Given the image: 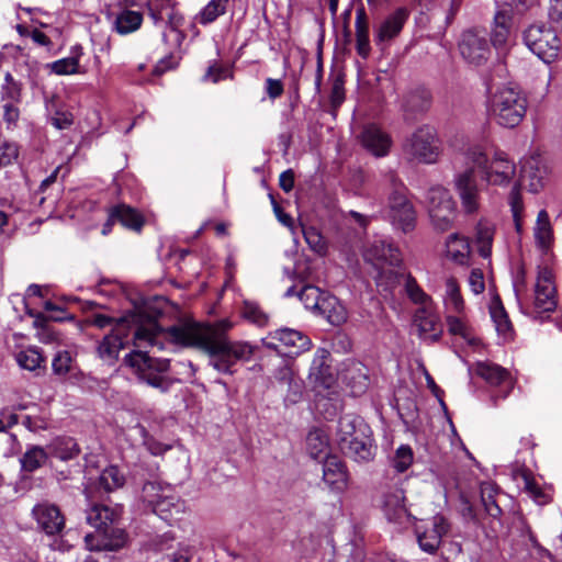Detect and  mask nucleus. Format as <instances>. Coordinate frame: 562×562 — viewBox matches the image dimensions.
<instances>
[{
    "label": "nucleus",
    "instance_id": "6e6552de",
    "mask_svg": "<svg viewBox=\"0 0 562 562\" xmlns=\"http://www.w3.org/2000/svg\"><path fill=\"white\" fill-rule=\"evenodd\" d=\"M524 42L527 47L547 64L552 63L560 50V40L557 31L543 24L530 25L524 32Z\"/></svg>",
    "mask_w": 562,
    "mask_h": 562
},
{
    "label": "nucleus",
    "instance_id": "f257e3e1",
    "mask_svg": "<svg viewBox=\"0 0 562 562\" xmlns=\"http://www.w3.org/2000/svg\"><path fill=\"white\" fill-rule=\"evenodd\" d=\"M233 327L228 319L215 324H189L168 329L171 338L186 347H195L210 357V366L216 371L233 375L239 361H249L255 348L247 341L229 340L226 333Z\"/></svg>",
    "mask_w": 562,
    "mask_h": 562
},
{
    "label": "nucleus",
    "instance_id": "8fccbe9b",
    "mask_svg": "<svg viewBox=\"0 0 562 562\" xmlns=\"http://www.w3.org/2000/svg\"><path fill=\"white\" fill-rule=\"evenodd\" d=\"M543 172L533 164L525 165L521 169L522 181L528 180V190L532 193L539 192L544 186Z\"/></svg>",
    "mask_w": 562,
    "mask_h": 562
},
{
    "label": "nucleus",
    "instance_id": "e2e57ef3",
    "mask_svg": "<svg viewBox=\"0 0 562 562\" xmlns=\"http://www.w3.org/2000/svg\"><path fill=\"white\" fill-rule=\"evenodd\" d=\"M49 67L54 74L59 76L77 74L79 59L77 57L61 58L52 63Z\"/></svg>",
    "mask_w": 562,
    "mask_h": 562
},
{
    "label": "nucleus",
    "instance_id": "0eeeda50",
    "mask_svg": "<svg viewBox=\"0 0 562 562\" xmlns=\"http://www.w3.org/2000/svg\"><path fill=\"white\" fill-rule=\"evenodd\" d=\"M261 342L266 348L286 357L299 356L312 347V341L305 334L288 327L268 333Z\"/></svg>",
    "mask_w": 562,
    "mask_h": 562
},
{
    "label": "nucleus",
    "instance_id": "bf43d9fd",
    "mask_svg": "<svg viewBox=\"0 0 562 562\" xmlns=\"http://www.w3.org/2000/svg\"><path fill=\"white\" fill-rule=\"evenodd\" d=\"M413 463V451L409 446H401L392 459V468L397 473L405 472Z\"/></svg>",
    "mask_w": 562,
    "mask_h": 562
},
{
    "label": "nucleus",
    "instance_id": "09e8293b",
    "mask_svg": "<svg viewBox=\"0 0 562 562\" xmlns=\"http://www.w3.org/2000/svg\"><path fill=\"white\" fill-rule=\"evenodd\" d=\"M416 323L420 334L431 333L432 340H437L441 334L438 328V318L435 315L427 314L425 310H419L416 314Z\"/></svg>",
    "mask_w": 562,
    "mask_h": 562
},
{
    "label": "nucleus",
    "instance_id": "bb28decb",
    "mask_svg": "<svg viewBox=\"0 0 562 562\" xmlns=\"http://www.w3.org/2000/svg\"><path fill=\"white\" fill-rule=\"evenodd\" d=\"M474 372L492 386L503 383L510 384V373L503 367L492 362H477L474 366Z\"/></svg>",
    "mask_w": 562,
    "mask_h": 562
},
{
    "label": "nucleus",
    "instance_id": "052dcab7",
    "mask_svg": "<svg viewBox=\"0 0 562 562\" xmlns=\"http://www.w3.org/2000/svg\"><path fill=\"white\" fill-rule=\"evenodd\" d=\"M405 291H406V294L408 295V297L415 304H425L426 302H428L430 300V297L418 285L416 279L411 273H407V276H406Z\"/></svg>",
    "mask_w": 562,
    "mask_h": 562
},
{
    "label": "nucleus",
    "instance_id": "9b49d317",
    "mask_svg": "<svg viewBox=\"0 0 562 562\" xmlns=\"http://www.w3.org/2000/svg\"><path fill=\"white\" fill-rule=\"evenodd\" d=\"M461 56L471 65L481 66L490 57L491 48L485 35L476 30H467L459 42Z\"/></svg>",
    "mask_w": 562,
    "mask_h": 562
},
{
    "label": "nucleus",
    "instance_id": "0e129e2a",
    "mask_svg": "<svg viewBox=\"0 0 562 562\" xmlns=\"http://www.w3.org/2000/svg\"><path fill=\"white\" fill-rule=\"evenodd\" d=\"M447 326L448 330L451 335H459L463 339L470 340L472 337L471 328L468 324L460 317L448 315L447 316Z\"/></svg>",
    "mask_w": 562,
    "mask_h": 562
},
{
    "label": "nucleus",
    "instance_id": "13d9d810",
    "mask_svg": "<svg viewBox=\"0 0 562 562\" xmlns=\"http://www.w3.org/2000/svg\"><path fill=\"white\" fill-rule=\"evenodd\" d=\"M147 8L155 24L165 22L167 13L173 9L171 0H147Z\"/></svg>",
    "mask_w": 562,
    "mask_h": 562
},
{
    "label": "nucleus",
    "instance_id": "49530a36",
    "mask_svg": "<svg viewBox=\"0 0 562 562\" xmlns=\"http://www.w3.org/2000/svg\"><path fill=\"white\" fill-rule=\"evenodd\" d=\"M55 97L46 101V109L52 112L49 122L57 130H67L74 124V115L68 110L57 109L54 104Z\"/></svg>",
    "mask_w": 562,
    "mask_h": 562
},
{
    "label": "nucleus",
    "instance_id": "680f3d73",
    "mask_svg": "<svg viewBox=\"0 0 562 562\" xmlns=\"http://www.w3.org/2000/svg\"><path fill=\"white\" fill-rule=\"evenodd\" d=\"M509 205L512 209L513 217L516 224V229L520 231V214L522 212V198L520 193V183H516L509 193Z\"/></svg>",
    "mask_w": 562,
    "mask_h": 562
},
{
    "label": "nucleus",
    "instance_id": "b1692460",
    "mask_svg": "<svg viewBox=\"0 0 562 562\" xmlns=\"http://www.w3.org/2000/svg\"><path fill=\"white\" fill-rule=\"evenodd\" d=\"M184 502L172 494L170 488H167L151 512L171 525L184 512Z\"/></svg>",
    "mask_w": 562,
    "mask_h": 562
},
{
    "label": "nucleus",
    "instance_id": "dca6fc26",
    "mask_svg": "<svg viewBox=\"0 0 562 562\" xmlns=\"http://www.w3.org/2000/svg\"><path fill=\"white\" fill-rule=\"evenodd\" d=\"M366 261L379 270L382 267H398L402 262L400 250L385 240L373 241L364 251Z\"/></svg>",
    "mask_w": 562,
    "mask_h": 562
},
{
    "label": "nucleus",
    "instance_id": "603ef678",
    "mask_svg": "<svg viewBox=\"0 0 562 562\" xmlns=\"http://www.w3.org/2000/svg\"><path fill=\"white\" fill-rule=\"evenodd\" d=\"M456 204L429 213L432 225L440 232L448 231L454 218Z\"/></svg>",
    "mask_w": 562,
    "mask_h": 562
},
{
    "label": "nucleus",
    "instance_id": "2f4dec72",
    "mask_svg": "<svg viewBox=\"0 0 562 562\" xmlns=\"http://www.w3.org/2000/svg\"><path fill=\"white\" fill-rule=\"evenodd\" d=\"M329 441L327 435L321 429L311 430L306 437V450L313 459L327 458Z\"/></svg>",
    "mask_w": 562,
    "mask_h": 562
},
{
    "label": "nucleus",
    "instance_id": "ea45409f",
    "mask_svg": "<svg viewBox=\"0 0 562 562\" xmlns=\"http://www.w3.org/2000/svg\"><path fill=\"white\" fill-rule=\"evenodd\" d=\"M535 238L536 243L541 248L549 247L552 240V227L549 218V214L546 210H541L538 213L537 222L535 226Z\"/></svg>",
    "mask_w": 562,
    "mask_h": 562
},
{
    "label": "nucleus",
    "instance_id": "58836bf2",
    "mask_svg": "<svg viewBox=\"0 0 562 562\" xmlns=\"http://www.w3.org/2000/svg\"><path fill=\"white\" fill-rule=\"evenodd\" d=\"M490 313L497 333L504 336L509 335L512 333L513 326L508 314L505 311L498 296L493 300L490 307Z\"/></svg>",
    "mask_w": 562,
    "mask_h": 562
},
{
    "label": "nucleus",
    "instance_id": "aec40b11",
    "mask_svg": "<svg viewBox=\"0 0 562 562\" xmlns=\"http://www.w3.org/2000/svg\"><path fill=\"white\" fill-rule=\"evenodd\" d=\"M431 105L430 92L424 88H418L407 92L403 97L402 110L404 119L407 122H414L424 115Z\"/></svg>",
    "mask_w": 562,
    "mask_h": 562
},
{
    "label": "nucleus",
    "instance_id": "338daca9",
    "mask_svg": "<svg viewBox=\"0 0 562 562\" xmlns=\"http://www.w3.org/2000/svg\"><path fill=\"white\" fill-rule=\"evenodd\" d=\"M19 156V147L16 143L4 142L0 146V165L8 166L12 164Z\"/></svg>",
    "mask_w": 562,
    "mask_h": 562
},
{
    "label": "nucleus",
    "instance_id": "774afa93",
    "mask_svg": "<svg viewBox=\"0 0 562 562\" xmlns=\"http://www.w3.org/2000/svg\"><path fill=\"white\" fill-rule=\"evenodd\" d=\"M549 19L557 30L562 31V0H551Z\"/></svg>",
    "mask_w": 562,
    "mask_h": 562
},
{
    "label": "nucleus",
    "instance_id": "f03ea898",
    "mask_svg": "<svg viewBox=\"0 0 562 562\" xmlns=\"http://www.w3.org/2000/svg\"><path fill=\"white\" fill-rule=\"evenodd\" d=\"M485 85L487 92L486 108L490 117L506 128L519 125L527 111L525 95L506 85L495 87L492 79L486 80Z\"/></svg>",
    "mask_w": 562,
    "mask_h": 562
},
{
    "label": "nucleus",
    "instance_id": "c03bdc74",
    "mask_svg": "<svg viewBox=\"0 0 562 562\" xmlns=\"http://www.w3.org/2000/svg\"><path fill=\"white\" fill-rule=\"evenodd\" d=\"M428 212L431 213L434 210L443 209L454 204V201L450 192L443 187H434L429 189L427 194Z\"/></svg>",
    "mask_w": 562,
    "mask_h": 562
},
{
    "label": "nucleus",
    "instance_id": "a878e982",
    "mask_svg": "<svg viewBox=\"0 0 562 562\" xmlns=\"http://www.w3.org/2000/svg\"><path fill=\"white\" fill-rule=\"evenodd\" d=\"M316 312L324 316L328 323L334 326L342 325L347 321V311L345 306L336 296L329 293H326L323 300H321V305Z\"/></svg>",
    "mask_w": 562,
    "mask_h": 562
},
{
    "label": "nucleus",
    "instance_id": "c85d7f7f",
    "mask_svg": "<svg viewBox=\"0 0 562 562\" xmlns=\"http://www.w3.org/2000/svg\"><path fill=\"white\" fill-rule=\"evenodd\" d=\"M142 23L143 14L140 12L125 9L116 14L113 30L121 35H126L137 31Z\"/></svg>",
    "mask_w": 562,
    "mask_h": 562
},
{
    "label": "nucleus",
    "instance_id": "5701e85b",
    "mask_svg": "<svg viewBox=\"0 0 562 562\" xmlns=\"http://www.w3.org/2000/svg\"><path fill=\"white\" fill-rule=\"evenodd\" d=\"M323 480L337 491H344L347 487L348 471L346 464L337 456H329L324 460Z\"/></svg>",
    "mask_w": 562,
    "mask_h": 562
},
{
    "label": "nucleus",
    "instance_id": "393cba45",
    "mask_svg": "<svg viewBox=\"0 0 562 562\" xmlns=\"http://www.w3.org/2000/svg\"><path fill=\"white\" fill-rule=\"evenodd\" d=\"M49 456L61 461H69L80 454V447L77 441L68 436H58L50 440L47 446Z\"/></svg>",
    "mask_w": 562,
    "mask_h": 562
},
{
    "label": "nucleus",
    "instance_id": "864d4df0",
    "mask_svg": "<svg viewBox=\"0 0 562 562\" xmlns=\"http://www.w3.org/2000/svg\"><path fill=\"white\" fill-rule=\"evenodd\" d=\"M16 361L21 368L34 371L42 366L45 359L37 348L30 347L18 353Z\"/></svg>",
    "mask_w": 562,
    "mask_h": 562
},
{
    "label": "nucleus",
    "instance_id": "c756f323",
    "mask_svg": "<svg viewBox=\"0 0 562 562\" xmlns=\"http://www.w3.org/2000/svg\"><path fill=\"white\" fill-rule=\"evenodd\" d=\"M113 216H116L117 222L124 227L135 232H140L145 224L144 216L137 210L126 204L113 206Z\"/></svg>",
    "mask_w": 562,
    "mask_h": 562
},
{
    "label": "nucleus",
    "instance_id": "6ab92c4d",
    "mask_svg": "<svg viewBox=\"0 0 562 562\" xmlns=\"http://www.w3.org/2000/svg\"><path fill=\"white\" fill-rule=\"evenodd\" d=\"M329 360L330 353L326 349L321 348L316 351L308 375L316 386L330 389L335 384L336 376Z\"/></svg>",
    "mask_w": 562,
    "mask_h": 562
},
{
    "label": "nucleus",
    "instance_id": "a19ab883",
    "mask_svg": "<svg viewBox=\"0 0 562 562\" xmlns=\"http://www.w3.org/2000/svg\"><path fill=\"white\" fill-rule=\"evenodd\" d=\"M494 237V227L484 221H480L476 226V243L479 254L483 258H488L492 252V244Z\"/></svg>",
    "mask_w": 562,
    "mask_h": 562
},
{
    "label": "nucleus",
    "instance_id": "69168bd1",
    "mask_svg": "<svg viewBox=\"0 0 562 562\" xmlns=\"http://www.w3.org/2000/svg\"><path fill=\"white\" fill-rule=\"evenodd\" d=\"M71 356L68 351L61 350L56 353L52 362L53 372L57 375H66L70 371Z\"/></svg>",
    "mask_w": 562,
    "mask_h": 562
},
{
    "label": "nucleus",
    "instance_id": "79ce46f5",
    "mask_svg": "<svg viewBox=\"0 0 562 562\" xmlns=\"http://www.w3.org/2000/svg\"><path fill=\"white\" fill-rule=\"evenodd\" d=\"M498 494L497 487L490 483L484 482L481 484V499L486 513L493 517L498 518L502 515V508L497 504L496 495Z\"/></svg>",
    "mask_w": 562,
    "mask_h": 562
},
{
    "label": "nucleus",
    "instance_id": "4468645a",
    "mask_svg": "<svg viewBox=\"0 0 562 562\" xmlns=\"http://www.w3.org/2000/svg\"><path fill=\"white\" fill-rule=\"evenodd\" d=\"M409 16V11L404 8H397L389 14L375 29L374 42L381 49H384L395 37L400 35Z\"/></svg>",
    "mask_w": 562,
    "mask_h": 562
},
{
    "label": "nucleus",
    "instance_id": "1a4fd4ad",
    "mask_svg": "<svg viewBox=\"0 0 562 562\" xmlns=\"http://www.w3.org/2000/svg\"><path fill=\"white\" fill-rule=\"evenodd\" d=\"M386 180L392 189L389 196L390 216L403 232H409L414 228L416 212L406 198V188L394 173H389Z\"/></svg>",
    "mask_w": 562,
    "mask_h": 562
},
{
    "label": "nucleus",
    "instance_id": "37998d69",
    "mask_svg": "<svg viewBox=\"0 0 562 562\" xmlns=\"http://www.w3.org/2000/svg\"><path fill=\"white\" fill-rule=\"evenodd\" d=\"M1 100L4 103H20L22 99V85L10 72L4 75V82L0 88Z\"/></svg>",
    "mask_w": 562,
    "mask_h": 562
},
{
    "label": "nucleus",
    "instance_id": "f704fd0d",
    "mask_svg": "<svg viewBox=\"0 0 562 562\" xmlns=\"http://www.w3.org/2000/svg\"><path fill=\"white\" fill-rule=\"evenodd\" d=\"M445 305L449 311L461 314L464 310V301L461 295L460 286L456 278L450 277L446 280Z\"/></svg>",
    "mask_w": 562,
    "mask_h": 562
},
{
    "label": "nucleus",
    "instance_id": "4be33fe9",
    "mask_svg": "<svg viewBox=\"0 0 562 562\" xmlns=\"http://www.w3.org/2000/svg\"><path fill=\"white\" fill-rule=\"evenodd\" d=\"M121 507H109L105 505L93 504L86 512L87 522L94 527L97 532L100 535L111 524H119L121 518Z\"/></svg>",
    "mask_w": 562,
    "mask_h": 562
},
{
    "label": "nucleus",
    "instance_id": "c9c22d12",
    "mask_svg": "<svg viewBox=\"0 0 562 562\" xmlns=\"http://www.w3.org/2000/svg\"><path fill=\"white\" fill-rule=\"evenodd\" d=\"M161 331L160 326L154 318H148L146 323L136 327L134 331V344L137 347H142L143 344L154 345L156 337Z\"/></svg>",
    "mask_w": 562,
    "mask_h": 562
},
{
    "label": "nucleus",
    "instance_id": "9d476101",
    "mask_svg": "<svg viewBox=\"0 0 562 562\" xmlns=\"http://www.w3.org/2000/svg\"><path fill=\"white\" fill-rule=\"evenodd\" d=\"M38 531L48 537L59 536L66 527V517L58 505L43 501L34 505L31 512Z\"/></svg>",
    "mask_w": 562,
    "mask_h": 562
},
{
    "label": "nucleus",
    "instance_id": "72a5a7b5",
    "mask_svg": "<svg viewBox=\"0 0 562 562\" xmlns=\"http://www.w3.org/2000/svg\"><path fill=\"white\" fill-rule=\"evenodd\" d=\"M124 347L122 338L116 334H109L103 337L98 346L99 357L109 362L113 363L117 357L120 350Z\"/></svg>",
    "mask_w": 562,
    "mask_h": 562
},
{
    "label": "nucleus",
    "instance_id": "473e14b6",
    "mask_svg": "<svg viewBox=\"0 0 562 562\" xmlns=\"http://www.w3.org/2000/svg\"><path fill=\"white\" fill-rule=\"evenodd\" d=\"M396 267H382V269L376 270L378 273L375 276L376 285L381 288L385 292L392 293L393 290L401 284V282L406 280L407 273L400 272L395 270Z\"/></svg>",
    "mask_w": 562,
    "mask_h": 562
},
{
    "label": "nucleus",
    "instance_id": "7ed1b4c3",
    "mask_svg": "<svg viewBox=\"0 0 562 562\" xmlns=\"http://www.w3.org/2000/svg\"><path fill=\"white\" fill-rule=\"evenodd\" d=\"M337 441L341 452L356 462H370L376 454L372 431L363 419L345 415L338 422Z\"/></svg>",
    "mask_w": 562,
    "mask_h": 562
},
{
    "label": "nucleus",
    "instance_id": "412c9836",
    "mask_svg": "<svg viewBox=\"0 0 562 562\" xmlns=\"http://www.w3.org/2000/svg\"><path fill=\"white\" fill-rule=\"evenodd\" d=\"M362 146L376 157L387 155L391 147V138L380 127L374 124L367 125L361 135Z\"/></svg>",
    "mask_w": 562,
    "mask_h": 562
},
{
    "label": "nucleus",
    "instance_id": "20e7f679",
    "mask_svg": "<svg viewBox=\"0 0 562 562\" xmlns=\"http://www.w3.org/2000/svg\"><path fill=\"white\" fill-rule=\"evenodd\" d=\"M124 362L133 369L138 380L160 393H168L177 381L167 375L170 370V360L148 356L147 352L134 350L125 356Z\"/></svg>",
    "mask_w": 562,
    "mask_h": 562
},
{
    "label": "nucleus",
    "instance_id": "ddd939ff",
    "mask_svg": "<svg viewBox=\"0 0 562 562\" xmlns=\"http://www.w3.org/2000/svg\"><path fill=\"white\" fill-rule=\"evenodd\" d=\"M448 531L449 524L447 519L441 515L434 516L423 529L422 527L416 528L419 548L426 553L434 554Z\"/></svg>",
    "mask_w": 562,
    "mask_h": 562
},
{
    "label": "nucleus",
    "instance_id": "e433bc0d",
    "mask_svg": "<svg viewBox=\"0 0 562 562\" xmlns=\"http://www.w3.org/2000/svg\"><path fill=\"white\" fill-rule=\"evenodd\" d=\"M100 536H102V547L104 550H119L124 547L127 540V533L125 530L117 526V524H111V526L106 527V530H103Z\"/></svg>",
    "mask_w": 562,
    "mask_h": 562
},
{
    "label": "nucleus",
    "instance_id": "4d7b16f0",
    "mask_svg": "<svg viewBox=\"0 0 562 562\" xmlns=\"http://www.w3.org/2000/svg\"><path fill=\"white\" fill-rule=\"evenodd\" d=\"M166 490L156 482H146L140 492V499L151 510Z\"/></svg>",
    "mask_w": 562,
    "mask_h": 562
},
{
    "label": "nucleus",
    "instance_id": "de8ad7c7",
    "mask_svg": "<svg viewBox=\"0 0 562 562\" xmlns=\"http://www.w3.org/2000/svg\"><path fill=\"white\" fill-rule=\"evenodd\" d=\"M525 492L538 504L546 505L551 502V496L536 482L530 472L522 473Z\"/></svg>",
    "mask_w": 562,
    "mask_h": 562
},
{
    "label": "nucleus",
    "instance_id": "cd10ccee",
    "mask_svg": "<svg viewBox=\"0 0 562 562\" xmlns=\"http://www.w3.org/2000/svg\"><path fill=\"white\" fill-rule=\"evenodd\" d=\"M446 256L457 265H467L470 256L468 239L457 233L449 235L446 240Z\"/></svg>",
    "mask_w": 562,
    "mask_h": 562
},
{
    "label": "nucleus",
    "instance_id": "39448f33",
    "mask_svg": "<svg viewBox=\"0 0 562 562\" xmlns=\"http://www.w3.org/2000/svg\"><path fill=\"white\" fill-rule=\"evenodd\" d=\"M465 160L483 173L490 184L503 186L514 177L516 168L504 153H495L492 161L480 146H471L464 153Z\"/></svg>",
    "mask_w": 562,
    "mask_h": 562
},
{
    "label": "nucleus",
    "instance_id": "a18cd8bd",
    "mask_svg": "<svg viewBox=\"0 0 562 562\" xmlns=\"http://www.w3.org/2000/svg\"><path fill=\"white\" fill-rule=\"evenodd\" d=\"M228 0H210L199 13V22L203 25L213 23L226 13Z\"/></svg>",
    "mask_w": 562,
    "mask_h": 562
},
{
    "label": "nucleus",
    "instance_id": "3c124183",
    "mask_svg": "<svg viewBox=\"0 0 562 562\" xmlns=\"http://www.w3.org/2000/svg\"><path fill=\"white\" fill-rule=\"evenodd\" d=\"M326 292L321 291L319 288L307 284L299 291L297 296L306 308L316 312Z\"/></svg>",
    "mask_w": 562,
    "mask_h": 562
},
{
    "label": "nucleus",
    "instance_id": "f8f14e48",
    "mask_svg": "<svg viewBox=\"0 0 562 562\" xmlns=\"http://www.w3.org/2000/svg\"><path fill=\"white\" fill-rule=\"evenodd\" d=\"M454 188L464 212L468 214L476 213L480 209V191L473 166L456 175Z\"/></svg>",
    "mask_w": 562,
    "mask_h": 562
},
{
    "label": "nucleus",
    "instance_id": "423d86ee",
    "mask_svg": "<svg viewBox=\"0 0 562 562\" xmlns=\"http://www.w3.org/2000/svg\"><path fill=\"white\" fill-rule=\"evenodd\" d=\"M403 151L411 159L425 164L436 162L440 154L436 130L429 125L419 126L404 140Z\"/></svg>",
    "mask_w": 562,
    "mask_h": 562
},
{
    "label": "nucleus",
    "instance_id": "a211bd4d",
    "mask_svg": "<svg viewBox=\"0 0 562 562\" xmlns=\"http://www.w3.org/2000/svg\"><path fill=\"white\" fill-rule=\"evenodd\" d=\"M513 9L509 4L497 8L491 24V43L495 48L505 46L512 35Z\"/></svg>",
    "mask_w": 562,
    "mask_h": 562
},
{
    "label": "nucleus",
    "instance_id": "4c0bfd02",
    "mask_svg": "<svg viewBox=\"0 0 562 562\" xmlns=\"http://www.w3.org/2000/svg\"><path fill=\"white\" fill-rule=\"evenodd\" d=\"M125 484V476L116 465L105 468L98 479L99 487L112 492Z\"/></svg>",
    "mask_w": 562,
    "mask_h": 562
},
{
    "label": "nucleus",
    "instance_id": "5fc2aeb1",
    "mask_svg": "<svg viewBox=\"0 0 562 562\" xmlns=\"http://www.w3.org/2000/svg\"><path fill=\"white\" fill-rule=\"evenodd\" d=\"M241 315L250 323L263 327L268 324L269 316L262 308L255 302L245 301L241 310Z\"/></svg>",
    "mask_w": 562,
    "mask_h": 562
},
{
    "label": "nucleus",
    "instance_id": "f3484780",
    "mask_svg": "<svg viewBox=\"0 0 562 562\" xmlns=\"http://www.w3.org/2000/svg\"><path fill=\"white\" fill-rule=\"evenodd\" d=\"M398 481L382 493L381 507L389 521L403 524L408 519V510L404 504V491L397 486Z\"/></svg>",
    "mask_w": 562,
    "mask_h": 562
},
{
    "label": "nucleus",
    "instance_id": "7c9ffc66",
    "mask_svg": "<svg viewBox=\"0 0 562 562\" xmlns=\"http://www.w3.org/2000/svg\"><path fill=\"white\" fill-rule=\"evenodd\" d=\"M49 452L41 446H30L20 459L21 469L25 472H34L42 468L48 459Z\"/></svg>",
    "mask_w": 562,
    "mask_h": 562
},
{
    "label": "nucleus",
    "instance_id": "2eb2a0df",
    "mask_svg": "<svg viewBox=\"0 0 562 562\" xmlns=\"http://www.w3.org/2000/svg\"><path fill=\"white\" fill-rule=\"evenodd\" d=\"M558 305L555 285L548 271H540L535 284L533 307L537 313H552Z\"/></svg>",
    "mask_w": 562,
    "mask_h": 562
},
{
    "label": "nucleus",
    "instance_id": "6e6d98bb",
    "mask_svg": "<svg viewBox=\"0 0 562 562\" xmlns=\"http://www.w3.org/2000/svg\"><path fill=\"white\" fill-rule=\"evenodd\" d=\"M303 235L306 244L314 252L325 255L327 251V244L318 229L313 226L303 227Z\"/></svg>",
    "mask_w": 562,
    "mask_h": 562
}]
</instances>
